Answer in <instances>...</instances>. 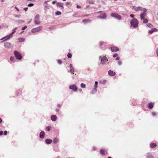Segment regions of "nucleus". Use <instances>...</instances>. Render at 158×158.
<instances>
[{
  "mask_svg": "<svg viewBox=\"0 0 158 158\" xmlns=\"http://www.w3.org/2000/svg\"><path fill=\"white\" fill-rule=\"evenodd\" d=\"M130 24L131 26L134 28H136L138 26V21L136 19H133L130 21Z\"/></svg>",
  "mask_w": 158,
  "mask_h": 158,
  "instance_id": "1",
  "label": "nucleus"
},
{
  "mask_svg": "<svg viewBox=\"0 0 158 158\" xmlns=\"http://www.w3.org/2000/svg\"><path fill=\"white\" fill-rule=\"evenodd\" d=\"M34 22L36 25H39L40 23V16L38 15H36L34 18Z\"/></svg>",
  "mask_w": 158,
  "mask_h": 158,
  "instance_id": "2",
  "label": "nucleus"
},
{
  "mask_svg": "<svg viewBox=\"0 0 158 158\" xmlns=\"http://www.w3.org/2000/svg\"><path fill=\"white\" fill-rule=\"evenodd\" d=\"M14 54L17 59L19 60L22 59V56L21 54L18 51H15L14 52Z\"/></svg>",
  "mask_w": 158,
  "mask_h": 158,
  "instance_id": "3",
  "label": "nucleus"
},
{
  "mask_svg": "<svg viewBox=\"0 0 158 158\" xmlns=\"http://www.w3.org/2000/svg\"><path fill=\"white\" fill-rule=\"evenodd\" d=\"M42 28L41 26H39L37 27L32 28L31 30V31L33 33H35L40 31Z\"/></svg>",
  "mask_w": 158,
  "mask_h": 158,
  "instance_id": "4",
  "label": "nucleus"
},
{
  "mask_svg": "<svg viewBox=\"0 0 158 158\" xmlns=\"http://www.w3.org/2000/svg\"><path fill=\"white\" fill-rule=\"evenodd\" d=\"M108 61V59L105 56H103L101 59V62L102 64L104 65Z\"/></svg>",
  "mask_w": 158,
  "mask_h": 158,
  "instance_id": "5",
  "label": "nucleus"
},
{
  "mask_svg": "<svg viewBox=\"0 0 158 158\" xmlns=\"http://www.w3.org/2000/svg\"><path fill=\"white\" fill-rule=\"evenodd\" d=\"M143 12L141 13L140 15V19L141 20L145 18L144 17L146 14V11H147V10L145 8H143Z\"/></svg>",
  "mask_w": 158,
  "mask_h": 158,
  "instance_id": "6",
  "label": "nucleus"
},
{
  "mask_svg": "<svg viewBox=\"0 0 158 158\" xmlns=\"http://www.w3.org/2000/svg\"><path fill=\"white\" fill-rule=\"evenodd\" d=\"M69 89L72 90L73 91H76L77 89V88L75 85L73 84L70 85L69 86Z\"/></svg>",
  "mask_w": 158,
  "mask_h": 158,
  "instance_id": "7",
  "label": "nucleus"
},
{
  "mask_svg": "<svg viewBox=\"0 0 158 158\" xmlns=\"http://www.w3.org/2000/svg\"><path fill=\"white\" fill-rule=\"evenodd\" d=\"M110 15L112 17H114L118 20H120L121 19V16L116 13L111 14Z\"/></svg>",
  "mask_w": 158,
  "mask_h": 158,
  "instance_id": "8",
  "label": "nucleus"
},
{
  "mask_svg": "<svg viewBox=\"0 0 158 158\" xmlns=\"http://www.w3.org/2000/svg\"><path fill=\"white\" fill-rule=\"evenodd\" d=\"M133 9L136 11H138L141 10H143V8L140 6L136 7V6H133Z\"/></svg>",
  "mask_w": 158,
  "mask_h": 158,
  "instance_id": "9",
  "label": "nucleus"
},
{
  "mask_svg": "<svg viewBox=\"0 0 158 158\" xmlns=\"http://www.w3.org/2000/svg\"><path fill=\"white\" fill-rule=\"evenodd\" d=\"M108 74L110 76H114L115 75L116 73L111 70H109L108 72Z\"/></svg>",
  "mask_w": 158,
  "mask_h": 158,
  "instance_id": "10",
  "label": "nucleus"
},
{
  "mask_svg": "<svg viewBox=\"0 0 158 158\" xmlns=\"http://www.w3.org/2000/svg\"><path fill=\"white\" fill-rule=\"evenodd\" d=\"M119 50V48L116 47H112L111 48V50L112 52H117Z\"/></svg>",
  "mask_w": 158,
  "mask_h": 158,
  "instance_id": "11",
  "label": "nucleus"
},
{
  "mask_svg": "<svg viewBox=\"0 0 158 158\" xmlns=\"http://www.w3.org/2000/svg\"><path fill=\"white\" fill-rule=\"evenodd\" d=\"M51 120L53 121H55L57 119V117L56 115H52L51 117Z\"/></svg>",
  "mask_w": 158,
  "mask_h": 158,
  "instance_id": "12",
  "label": "nucleus"
},
{
  "mask_svg": "<svg viewBox=\"0 0 158 158\" xmlns=\"http://www.w3.org/2000/svg\"><path fill=\"white\" fill-rule=\"evenodd\" d=\"M70 66V70H69V72H70L71 73H72L73 74L74 73L73 72H74V68L72 67V64H70L69 65Z\"/></svg>",
  "mask_w": 158,
  "mask_h": 158,
  "instance_id": "13",
  "label": "nucleus"
},
{
  "mask_svg": "<svg viewBox=\"0 0 158 158\" xmlns=\"http://www.w3.org/2000/svg\"><path fill=\"white\" fill-rule=\"evenodd\" d=\"M154 105V103L151 102L149 103L148 105V107L150 109H152Z\"/></svg>",
  "mask_w": 158,
  "mask_h": 158,
  "instance_id": "14",
  "label": "nucleus"
},
{
  "mask_svg": "<svg viewBox=\"0 0 158 158\" xmlns=\"http://www.w3.org/2000/svg\"><path fill=\"white\" fill-rule=\"evenodd\" d=\"M45 135V133L43 131H41L40 133V136L41 139H43L44 138Z\"/></svg>",
  "mask_w": 158,
  "mask_h": 158,
  "instance_id": "15",
  "label": "nucleus"
},
{
  "mask_svg": "<svg viewBox=\"0 0 158 158\" xmlns=\"http://www.w3.org/2000/svg\"><path fill=\"white\" fill-rule=\"evenodd\" d=\"M56 5L57 6L60 7L61 9H63L64 8V6H63V4L61 2H58L57 3Z\"/></svg>",
  "mask_w": 158,
  "mask_h": 158,
  "instance_id": "16",
  "label": "nucleus"
},
{
  "mask_svg": "<svg viewBox=\"0 0 158 158\" xmlns=\"http://www.w3.org/2000/svg\"><path fill=\"white\" fill-rule=\"evenodd\" d=\"M106 17V15L105 13H104L100 15L98 17L101 19H105Z\"/></svg>",
  "mask_w": 158,
  "mask_h": 158,
  "instance_id": "17",
  "label": "nucleus"
},
{
  "mask_svg": "<svg viewBox=\"0 0 158 158\" xmlns=\"http://www.w3.org/2000/svg\"><path fill=\"white\" fill-rule=\"evenodd\" d=\"M146 156L147 158H154L152 155L149 153L146 154Z\"/></svg>",
  "mask_w": 158,
  "mask_h": 158,
  "instance_id": "18",
  "label": "nucleus"
},
{
  "mask_svg": "<svg viewBox=\"0 0 158 158\" xmlns=\"http://www.w3.org/2000/svg\"><path fill=\"white\" fill-rule=\"evenodd\" d=\"M52 142V140L50 139H47L45 140V142L47 144H50Z\"/></svg>",
  "mask_w": 158,
  "mask_h": 158,
  "instance_id": "19",
  "label": "nucleus"
},
{
  "mask_svg": "<svg viewBox=\"0 0 158 158\" xmlns=\"http://www.w3.org/2000/svg\"><path fill=\"white\" fill-rule=\"evenodd\" d=\"M13 36V35L11 33L10 34L7 35L6 36V37H7V38L5 39V40H7L8 39H9L10 38L12 37Z\"/></svg>",
  "mask_w": 158,
  "mask_h": 158,
  "instance_id": "20",
  "label": "nucleus"
},
{
  "mask_svg": "<svg viewBox=\"0 0 158 158\" xmlns=\"http://www.w3.org/2000/svg\"><path fill=\"white\" fill-rule=\"evenodd\" d=\"M150 146L151 148H153L156 146V144L155 143H152L150 144Z\"/></svg>",
  "mask_w": 158,
  "mask_h": 158,
  "instance_id": "21",
  "label": "nucleus"
},
{
  "mask_svg": "<svg viewBox=\"0 0 158 158\" xmlns=\"http://www.w3.org/2000/svg\"><path fill=\"white\" fill-rule=\"evenodd\" d=\"M4 44L5 47L8 48L10 46V44L9 42H6Z\"/></svg>",
  "mask_w": 158,
  "mask_h": 158,
  "instance_id": "22",
  "label": "nucleus"
},
{
  "mask_svg": "<svg viewBox=\"0 0 158 158\" xmlns=\"http://www.w3.org/2000/svg\"><path fill=\"white\" fill-rule=\"evenodd\" d=\"M82 22L85 24L87 23L90 22L91 21L89 19H84L82 20Z\"/></svg>",
  "mask_w": 158,
  "mask_h": 158,
  "instance_id": "23",
  "label": "nucleus"
},
{
  "mask_svg": "<svg viewBox=\"0 0 158 158\" xmlns=\"http://www.w3.org/2000/svg\"><path fill=\"white\" fill-rule=\"evenodd\" d=\"M97 91L96 89H94L92 90L90 92L91 94H94L96 93Z\"/></svg>",
  "mask_w": 158,
  "mask_h": 158,
  "instance_id": "24",
  "label": "nucleus"
},
{
  "mask_svg": "<svg viewBox=\"0 0 158 158\" xmlns=\"http://www.w3.org/2000/svg\"><path fill=\"white\" fill-rule=\"evenodd\" d=\"M100 153L101 154L104 155H105V151L103 149H101L100 150Z\"/></svg>",
  "mask_w": 158,
  "mask_h": 158,
  "instance_id": "25",
  "label": "nucleus"
},
{
  "mask_svg": "<svg viewBox=\"0 0 158 158\" xmlns=\"http://www.w3.org/2000/svg\"><path fill=\"white\" fill-rule=\"evenodd\" d=\"M18 40L19 42H24L25 40V38H20Z\"/></svg>",
  "mask_w": 158,
  "mask_h": 158,
  "instance_id": "26",
  "label": "nucleus"
},
{
  "mask_svg": "<svg viewBox=\"0 0 158 158\" xmlns=\"http://www.w3.org/2000/svg\"><path fill=\"white\" fill-rule=\"evenodd\" d=\"M58 142V139L56 138H54L53 140V142L54 143H56Z\"/></svg>",
  "mask_w": 158,
  "mask_h": 158,
  "instance_id": "27",
  "label": "nucleus"
},
{
  "mask_svg": "<svg viewBox=\"0 0 158 158\" xmlns=\"http://www.w3.org/2000/svg\"><path fill=\"white\" fill-rule=\"evenodd\" d=\"M87 2L89 4H94V3L93 0H87Z\"/></svg>",
  "mask_w": 158,
  "mask_h": 158,
  "instance_id": "28",
  "label": "nucleus"
},
{
  "mask_svg": "<svg viewBox=\"0 0 158 158\" xmlns=\"http://www.w3.org/2000/svg\"><path fill=\"white\" fill-rule=\"evenodd\" d=\"M24 21L21 20H19L17 21L18 23L19 24L22 23H24Z\"/></svg>",
  "mask_w": 158,
  "mask_h": 158,
  "instance_id": "29",
  "label": "nucleus"
},
{
  "mask_svg": "<svg viewBox=\"0 0 158 158\" xmlns=\"http://www.w3.org/2000/svg\"><path fill=\"white\" fill-rule=\"evenodd\" d=\"M143 20V23H146L148 22V20L146 18H144Z\"/></svg>",
  "mask_w": 158,
  "mask_h": 158,
  "instance_id": "30",
  "label": "nucleus"
},
{
  "mask_svg": "<svg viewBox=\"0 0 158 158\" xmlns=\"http://www.w3.org/2000/svg\"><path fill=\"white\" fill-rule=\"evenodd\" d=\"M81 87L82 88H85V85L84 83H81Z\"/></svg>",
  "mask_w": 158,
  "mask_h": 158,
  "instance_id": "31",
  "label": "nucleus"
},
{
  "mask_svg": "<svg viewBox=\"0 0 158 158\" xmlns=\"http://www.w3.org/2000/svg\"><path fill=\"white\" fill-rule=\"evenodd\" d=\"M17 28L15 27L14 29L12 30V32L11 33L13 35L14 33H15V30L17 29Z\"/></svg>",
  "mask_w": 158,
  "mask_h": 158,
  "instance_id": "32",
  "label": "nucleus"
},
{
  "mask_svg": "<svg viewBox=\"0 0 158 158\" xmlns=\"http://www.w3.org/2000/svg\"><path fill=\"white\" fill-rule=\"evenodd\" d=\"M67 56L69 58H71L72 57V55L70 53H69L68 54Z\"/></svg>",
  "mask_w": 158,
  "mask_h": 158,
  "instance_id": "33",
  "label": "nucleus"
},
{
  "mask_svg": "<svg viewBox=\"0 0 158 158\" xmlns=\"http://www.w3.org/2000/svg\"><path fill=\"white\" fill-rule=\"evenodd\" d=\"M10 60L12 62H14V58L13 56H11L10 58Z\"/></svg>",
  "mask_w": 158,
  "mask_h": 158,
  "instance_id": "34",
  "label": "nucleus"
},
{
  "mask_svg": "<svg viewBox=\"0 0 158 158\" xmlns=\"http://www.w3.org/2000/svg\"><path fill=\"white\" fill-rule=\"evenodd\" d=\"M15 16L16 18H20L21 17V15H15Z\"/></svg>",
  "mask_w": 158,
  "mask_h": 158,
  "instance_id": "35",
  "label": "nucleus"
},
{
  "mask_svg": "<svg viewBox=\"0 0 158 158\" xmlns=\"http://www.w3.org/2000/svg\"><path fill=\"white\" fill-rule=\"evenodd\" d=\"M61 14V12L60 11H57L56 12V15H60Z\"/></svg>",
  "mask_w": 158,
  "mask_h": 158,
  "instance_id": "36",
  "label": "nucleus"
},
{
  "mask_svg": "<svg viewBox=\"0 0 158 158\" xmlns=\"http://www.w3.org/2000/svg\"><path fill=\"white\" fill-rule=\"evenodd\" d=\"M34 5V4L33 3H31L28 4L27 6L29 7H31Z\"/></svg>",
  "mask_w": 158,
  "mask_h": 158,
  "instance_id": "37",
  "label": "nucleus"
},
{
  "mask_svg": "<svg viewBox=\"0 0 158 158\" xmlns=\"http://www.w3.org/2000/svg\"><path fill=\"white\" fill-rule=\"evenodd\" d=\"M154 32V31L153 29H152L149 31L148 33L150 34H152Z\"/></svg>",
  "mask_w": 158,
  "mask_h": 158,
  "instance_id": "38",
  "label": "nucleus"
},
{
  "mask_svg": "<svg viewBox=\"0 0 158 158\" xmlns=\"http://www.w3.org/2000/svg\"><path fill=\"white\" fill-rule=\"evenodd\" d=\"M58 63L59 64H61L62 63L61 61L60 60H57Z\"/></svg>",
  "mask_w": 158,
  "mask_h": 158,
  "instance_id": "39",
  "label": "nucleus"
},
{
  "mask_svg": "<svg viewBox=\"0 0 158 158\" xmlns=\"http://www.w3.org/2000/svg\"><path fill=\"white\" fill-rule=\"evenodd\" d=\"M50 127H47L46 128V129L47 131H49L50 130Z\"/></svg>",
  "mask_w": 158,
  "mask_h": 158,
  "instance_id": "40",
  "label": "nucleus"
},
{
  "mask_svg": "<svg viewBox=\"0 0 158 158\" xmlns=\"http://www.w3.org/2000/svg\"><path fill=\"white\" fill-rule=\"evenodd\" d=\"M27 26H25L24 27H23L22 28V30H25V29H26V28H27Z\"/></svg>",
  "mask_w": 158,
  "mask_h": 158,
  "instance_id": "41",
  "label": "nucleus"
},
{
  "mask_svg": "<svg viewBox=\"0 0 158 158\" xmlns=\"http://www.w3.org/2000/svg\"><path fill=\"white\" fill-rule=\"evenodd\" d=\"M7 134V131H4V135H6Z\"/></svg>",
  "mask_w": 158,
  "mask_h": 158,
  "instance_id": "42",
  "label": "nucleus"
},
{
  "mask_svg": "<svg viewBox=\"0 0 158 158\" xmlns=\"http://www.w3.org/2000/svg\"><path fill=\"white\" fill-rule=\"evenodd\" d=\"M149 27H152V25L151 24L149 23L147 25Z\"/></svg>",
  "mask_w": 158,
  "mask_h": 158,
  "instance_id": "43",
  "label": "nucleus"
},
{
  "mask_svg": "<svg viewBox=\"0 0 158 158\" xmlns=\"http://www.w3.org/2000/svg\"><path fill=\"white\" fill-rule=\"evenodd\" d=\"M118 64L119 65H121L122 64V62L121 61H119L118 62Z\"/></svg>",
  "mask_w": 158,
  "mask_h": 158,
  "instance_id": "44",
  "label": "nucleus"
},
{
  "mask_svg": "<svg viewBox=\"0 0 158 158\" xmlns=\"http://www.w3.org/2000/svg\"><path fill=\"white\" fill-rule=\"evenodd\" d=\"M118 56V54L117 53H116V54H114L113 55V57H116L117 56Z\"/></svg>",
  "mask_w": 158,
  "mask_h": 158,
  "instance_id": "45",
  "label": "nucleus"
},
{
  "mask_svg": "<svg viewBox=\"0 0 158 158\" xmlns=\"http://www.w3.org/2000/svg\"><path fill=\"white\" fill-rule=\"evenodd\" d=\"M130 16L131 17V18H134V15H133V14H131L130 15Z\"/></svg>",
  "mask_w": 158,
  "mask_h": 158,
  "instance_id": "46",
  "label": "nucleus"
},
{
  "mask_svg": "<svg viewBox=\"0 0 158 158\" xmlns=\"http://www.w3.org/2000/svg\"><path fill=\"white\" fill-rule=\"evenodd\" d=\"M28 7H24V8H23V10L25 11H27V9H28Z\"/></svg>",
  "mask_w": 158,
  "mask_h": 158,
  "instance_id": "47",
  "label": "nucleus"
},
{
  "mask_svg": "<svg viewBox=\"0 0 158 158\" xmlns=\"http://www.w3.org/2000/svg\"><path fill=\"white\" fill-rule=\"evenodd\" d=\"M152 115L153 116H155L156 115V114L155 112H153L152 113Z\"/></svg>",
  "mask_w": 158,
  "mask_h": 158,
  "instance_id": "48",
  "label": "nucleus"
},
{
  "mask_svg": "<svg viewBox=\"0 0 158 158\" xmlns=\"http://www.w3.org/2000/svg\"><path fill=\"white\" fill-rule=\"evenodd\" d=\"M153 31H154H154H157V29L156 28H154L153 29H152Z\"/></svg>",
  "mask_w": 158,
  "mask_h": 158,
  "instance_id": "49",
  "label": "nucleus"
},
{
  "mask_svg": "<svg viewBox=\"0 0 158 158\" xmlns=\"http://www.w3.org/2000/svg\"><path fill=\"white\" fill-rule=\"evenodd\" d=\"M3 133V131H0V135H1Z\"/></svg>",
  "mask_w": 158,
  "mask_h": 158,
  "instance_id": "50",
  "label": "nucleus"
},
{
  "mask_svg": "<svg viewBox=\"0 0 158 158\" xmlns=\"http://www.w3.org/2000/svg\"><path fill=\"white\" fill-rule=\"evenodd\" d=\"M5 38H7V37H6V36H5V37H3V38H2V39H1V40H2L4 39H5Z\"/></svg>",
  "mask_w": 158,
  "mask_h": 158,
  "instance_id": "51",
  "label": "nucleus"
},
{
  "mask_svg": "<svg viewBox=\"0 0 158 158\" xmlns=\"http://www.w3.org/2000/svg\"><path fill=\"white\" fill-rule=\"evenodd\" d=\"M156 52L157 55V56L158 57V48H157L156 50Z\"/></svg>",
  "mask_w": 158,
  "mask_h": 158,
  "instance_id": "52",
  "label": "nucleus"
},
{
  "mask_svg": "<svg viewBox=\"0 0 158 158\" xmlns=\"http://www.w3.org/2000/svg\"><path fill=\"white\" fill-rule=\"evenodd\" d=\"M103 43L102 42H101L100 43V45L101 46H102L103 45Z\"/></svg>",
  "mask_w": 158,
  "mask_h": 158,
  "instance_id": "53",
  "label": "nucleus"
},
{
  "mask_svg": "<svg viewBox=\"0 0 158 158\" xmlns=\"http://www.w3.org/2000/svg\"><path fill=\"white\" fill-rule=\"evenodd\" d=\"M81 6L78 5H77V7L78 8H81Z\"/></svg>",
  "mask_w": 158,
  "mask_h": 158,
  "instance_id": "54",
  "label": "nucleus"
},
{
  "mask_svg": "<svg viewBox=\"0 0 158 158\" xmlns=\"http://www.w3.org/2000/svg\"><path fill=\"white\" fill-rule=\"evenodd\" d=\"M56 2V1H53L52 2V4H55Z\"/></svg>",
  "mask_w": 158,
  "mask_h": 158,
  "instance_id": "55",
  "label": "nucleus"
},
{
  "mask_svg": "<svg viewBox=\"0 0 158 158\" xmlns=\"http://www.w3.org/2000/svg\"><path fill=\"white\" fill-rule=\"evenodd\" d=\"M120 59V58L119 57H117L116 58V60H119Z\"/></svg>",
  "mask_w": 158,
  "mask_h": 158,
  "instance_id": "56",
  "label": "nucleus"
},
{
  "mask_svg": "<svg viewBox=\"0 0 158 158\" xmlns=\"http://www.w3.org/2000/svg\"><path fill=\"white\" fill-rule=\"evenodd\" d=\"M97 85H94V89H97Z\"/></svg>",
  "mask_w": 158,
  "mask_h": 158,
  "instance_id": "57",
  "label": "nucleus"
},
{
  "mask_svg": "<svg viewBox=\"0 0 158 158\" xmlns=\"http://www.w3.org/2000/svg\"><path fill=\"white\" fill-rule=\"evenodd\" d=\"M15 8H16V10L18 11H19V9L17 8L16 6H15Z\"/></svg>",
  "mask_w": 158,
  "mask_h": 158,
  "instance_id": "58",
  "label": "nucleus"
},
{
  "mask_svg": "<svg viewBox=\"0 0 158 158\" xmlns=\"http://www.w3.org/2000/svg\"><path fill=\"white\" fill-rule=\"evenodd\" d=\"M98 82L97 81H96L95 82V85H98Z\"/></svg>",
  "mask_w": 158,
  "mask_h": 158,
  "instance_id": "59",
  "label": "nucleus"
},
{
  "mask_svg": "<svg viewBox=\"0 0 158 158\" xmlns=\"http://www.w3.org/2000/svg\"><path fill=\"white\" fill-rule=\"evenodd\" d=\"M57 106L58 107L60 108V104H58Z\"/></svg>",
  "mask_w": 158,
  "mask_h": 158,
  "instance_id": "60",
  "label": "nucleus"
},
{
  "mask_svg": "<svg viewBox=\"0 0 158 158\" xmlns=\"http://www.w3.org/2000/svg\"><path fill=\"white\" fill-rule=\"evenodd\" d=\"M56 112H58L59 111V109H57L56 108Z\"/></svg>",
  "mask_w": 158,
  "mask_h": 158,
  "instance_id": "61",
  "label": "nucleus"
},
{
  "mask_svg": "<svg viewBox=\"0 0 158 158\" xmlns=\"http://www.w3.org/2000/svg\"><path fill=\"white\" fill-rule=\"evenodd\" d=\"M66 4L67 5H69L70 4V3L69 2H67Z\"/></svg>",
  "mask_w": 158,
  "mask_h": 158,
  "instance_id": "62",
  "label": "nucleus"
},
{
  "mask_svg": "<svg viewBox=\"0 0 158 158\" xmlns=\"http://www.w3.org/2000/svg\"><path fill=\"white\" fill-rule=\"evenodd\" d=\"M2 120L1 118H0V123H1L2 122Z\"/></svg>",
  "mask_w": 158,
  "mask_h": 158,
  "instance_id": "63",
  "label": "nucleus"
},
{
  "mask_svg": "<svg viewBox=\"0 0 158 158\" xmlns=\"http://www.w3.org/2000/svg\"><path fill=\"white\" fill-rule=\"evenodd\" d=\"M78 90H79V91L81 92L82 91V89H78Z\"/></svg>",
  "mask_w": 158,
  "mask_h": 158,
  "instance_id": "64",
  "label": "nucleus"
}]
</instances>
